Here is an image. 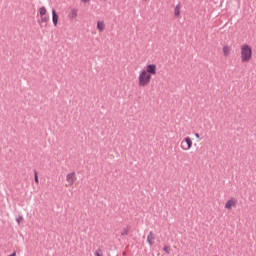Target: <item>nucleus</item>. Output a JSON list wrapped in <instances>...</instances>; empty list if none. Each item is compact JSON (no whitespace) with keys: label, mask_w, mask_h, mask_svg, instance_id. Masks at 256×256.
Returning <instances> with one entry per match:
<instances>
[{"label":"nucleus","mask_w":256,"mask_h":256,"mask_svg":"<svg viewBox=\"0 0 256 256\" xmlns=\"http://www.w3.org/2000/svg\"><path fill=\"white\" fill-rule=\"evenodd\" d=\"M195 137H196L197 139H199V137H200L199 133H196V134H195Z\"/></svg>","instance_id":"21"},{"label":"nucleus","mask_w":256,"mask_h":256,"mask_svg":"<svg viewBox=\"0 0 256 256\" xmlns=\"http://www.w3.org/2000/svg\"><path fill=\"white\" fill-rule=\"evenodd\" d=\"M94 256H103V250L101 248H98L95 251Z\"/></svg>","instance_id":"15"},{"label":"nucleus","mask_w":256,"mask_h":256,"mask_svg":"<svg viewBox=\"0 0 256 256\" xmlns=\"http://www.w3.org/2000/svg\"><path fill=\"white\" fill-rule=\"evenodd\" d=\"M143 1H147V0H143Z\"/></svg>","instance_id":"22"},{"label":"nucleus","mask_w":256,"mask_h":256,"mask_svg":"<svg viewBox=\"0 0 256 256\" xmlns=\"http://www.w3.org/2000/svg\"><path fill=\"white\" fill-rule=\"evenodd\" d=\"M77 181V174L75 172H70L66 175V187H73Z\"/></svg>","instance_id":"4"},{"label":"nucleus","mask_w":256,"mask_h":256,"mask_svg":"<svg viewBox=\"0 0 256 256\" xmlns=\"http://www.w3.org/2000/svg\"><path fill=\"white\" fill-rule=\"evenodd\" d=\"M82 1V3H89V1H91V0H81Z\"/></svg>","instance_id":"20"},{"label":"nucleus","mask_w":256,"mask_h":256,"mask_svg":"<svg viewBox=\"0 0 256 256\" xmlns=\"http://www.w3.org/2000/svg\"><path fill=\"white\" fill-rule=\"evenodd\" d=\"M52 23H53L54 27H57V25L59 23V15L55 11V9H52Z\"/></svg>","instance_id":"8"},{"label":"nucleus","mask_w":256,"mask_h":256,"mask_svg":"<svg viewBox=\"0 0 256 256\" xmlns=\"http://www.w3.org/2000/svg\"><path fill=\"white\" fill-rule=\"evenodd\" d=\"M153 241H155V234L153 233V231H150L147 236V243L150 247H153L154 245Z\"/></svg>","instance_id":"9"},{"label":"nucleus","mask_w":256,"mask_h":256,"mask_svg":"<svg viewBox=\"0 0 256 256\" xmlns=\"http://www.w3.org/2000/svg\"><path fill=\"white\" fill-rule=\"evenodd\" d=\"M79 16V11L76 8H72L68 13V19H77Z\"/></svg>","instance_id":"7"},{"label":"nucleus","mask_w":256,"mask_h":256,"mask_svg":"<svg viewBox=\"0 0 256 256\" xmlns=\"http://www.w3.org/2000/svg\"><path fill=\"white\" fill-rule=\"evenodd\" d=\"M222 51H223L224 57H229V55L231 53V47L226 45V46L223 47Z\"/></svg>","instance_id":"10"},{"label":"nucleus","mask_w":256,"mask_h":256,"mask_svg":"<svg viewBox=\"0 0 256 256\" xmlns=\"http://www.w3.org/2000/svg\"><path fill=\"white\" fill-rule=\"evenodd\" d=\"M16 221H17L18 225H20L21 223H23V216H18V217L16 218Z\"/></svg>","instance_id":"19"},{"label":"nucleus","mask_w":256,"mask_h":256,"mask_svg":"<svg viewBox=\"0 0 256 256\" xmlns=\"http://www.w3.org/2000/svg\"><path fill=\"white\" fill-rule=\"evenodd\" d=\"M40 17H41V23H47V21H49L48 16H40Z\"/></svg>","instance_id":"18"},{"label":"nucleus","mask_w":256,"mask_h":256,"mask_svg":"<svg viewBox=\"0 0 256 256\" xmlns=\"http://www.w3.org/2000/svg\"><path fill=\"white\" fill-rule=\"evenodd\" d=\"M240 59L242 63H249L253 59V48L249 44H243L240 47Z\"/></svg>","instance_id":"1"},{"label":"nucleus","mask_w":256,"mask_h":256,"mask_svg":"<svg viewBox=\"0 0 256 256\" xmlns=\"http://www.w3.org/2000/svg\"><path fill=\"white\" fill-rule=\"evenodd\" d=\"M163 251H165L167 253V255H170L171 254V247L166 245V246H164Z\"/></svg>","instance_id":"16"},{"label":"nucleus","mask_w":256,"mask_h":256,"mask_svg":"<svg viewBox=\"0 0 256 256\" xmlns=\"http://www.w3.org/2000/svg\"><path fill=\"white\" fill-rule=\"evenodd\" d=\"M175 17H179L181 15V4H177L174 8Z\"/></svg>","instance_id":"11"},{"label":"nucleus","mask_w":256,"mask_h":256,"mask_svg":"<svg viewBox=\"0 0 256 256\" xmlns=\"http://www.w3.org/2000/svg\"><path fill=\"white\" fill-rule=\"evenodd\" d=\"M129 231H131V226H126L121 233L122 237H127V235H129Z\"/></svg>","instance_id":"13"},{"label":"nucleus","mask_w":256,"mask_h":256,"mask_svg":"<svg viewBox=\"0 0 256 256\" xmlns=\"http://www.w3.org/2000/svg\"><path fill=\"white\" fill-rule=\"evenodd\" d=\"M39 14H40V17L47 15V9L45 8V6H42L39 8Z\"/></svg>","instance_id":"14"},{"label":"nucleus","mask_w":256,"mask_h":256,"mask_svg":"<svg viewBox=\"0 0 256 256\" xmlns=\"http://www.w3.org/2000/svg\"><path fill=\"white\" fill-rule=\"evenodd\" d=\"M233 207H237V200L235 198H230L225 204V209L231 210Z\"/></svg>","instance_id":"6"},{"label":"nucleus","mask_w":256,"mask_h":256,"mask_svg":"<svg viewBox=\"0 0 256 256\" xmlns=\"http://www.w3.org/2000/svg\"><path fill=\"white\" fill-rule=\"evenodd\" d=\"M97 29L98 31H105V22L104 21H98L97 22Z\"/></svg>","instance_id":"12"},{"label":"nucleus","mask_w":256,"mask_h":256,"mask_svg":"<svg viewBox=\"0 0 256 256\" xmlns=\"http://www.w3.org/2000/svg\"><path fill=\"white\" fill-rule=\"evenodd\" d=\"M180 147H181L182 151H189V149H191V147H193V140H191V137H185L181 141Z\"/></svg>","instance_id":"3"},{"label":"nucleus","mask_w":256,"mask_h":256,"mask_svg":"<svg viewBox=\"0 0 256 256\" xmlns=\"http://www.w3.org/2000/svg\"><path fill=\"white\" fill-rule=\"evenodd\" d=\"M149 83H151V74H147V72L142 70L138 76L139 87H147Z\"/></svg>","instance_id":"2"},{"label":"nucleus","mask_w":256,"mask_h":256,"mask_svg":"<svg viewBox=\"0 0 256 256\" xmlns=\"http://www.w3.org/2000/svg\"><path fill=\"white\" fill-rule=\"evenodd\" d=\"M34 181L37 185H39V176H37V171H34Z\"/></svg>","instance_id":"17"},{"label":"nucleus","mask_w":256,"mask_h":256,"mask_svg":"<svg viewBox=\"0 0 256 256\" xmlns=\"http://www.w3.org/2000/svg\"><path fill=\"white\" fill-rule=\"evenodd\" d=\"M144 73L150 75H157V65L149 64L146 66V69L142 70Z\"/></svg>","instance_id":"5"}]
</instances>
